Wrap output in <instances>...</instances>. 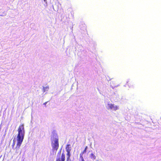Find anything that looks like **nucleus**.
Wrapping results in <instances>:
<instances>
[{
    "label": "nucleus",
    "instance_id": "obj_14",
    "mask_svg": "<svg viewBox=\"0 0 161 161\" xmlns=\"http://www.w3.org/2000/svg\"><path fill=\"white\" fill-rule=\"evenodd\" d=\"M66 161H71V160L70 158H67Z\"/></svg>",
    "mask_w": 161,
    "mask_h": 161
},
{
    "label": "nucleus",
    "instance_id": "obj_5",
    "mask_svg": "<svg viewBox=\"0 0 161 161\" xmlns=\"http://www.w3.org/2000/svg\"><path fill=\"white\" fill-rule=\"evenodd\" d=\"M109 108L111 109H113L114 110L116 111L119 109V107L117 106H115L114 104L110 103L108 104Z\"/></svg>",
    "mask_w": 161,
    "mask_h": 161
},
{
    "label": "nucleus",
    "instance_id": "obj_10",
    "mask_svg": "<svg viewBox=\"0 0 161 161\" xmlns=\"http://www.w3.org/2000/svg\"><path fill=\"white\" fill-rule=\"evenodd\" d=\"M49 89L48 86H47L46 87H43V92H45L46 91H47Z\"/></svg>",
    "mask_w": 161,
    "mask_h": 161
},
{
    "label": "nucleus",
    "instance_id": "obj_6",
    "mask_svg": "<svg viewBox=\"0 0 161 161\" xmlns=\"http://www.w3.org/2000/svg\"><path fill=\"white\" fill-rule=\"evenodd\" d=\"M133 83L132 81H128L126 82V83L124 86H128L129 88H131L133 87Z\"/></svg>",
    "mask_w": 161,
    "mask_h": 161
},
{
    "label": "nucleus",
    "instance_id": "obj_15",
    "mask_svg": "<svg viewBox=\"0 0 161 161\" xmlns=\"http://www.w3.org/2000/svg\"><path fill=\"white\" fill-rule=\"evenodd\" d=\"M47 103V102H46L44 103H43V104L44 105H45Z\"/></svg>",
    "mask_w": 161,
    "mask_h": 161
},
{
    "label": "nucleus",
    "instance_id": "obj_2",
    "mask_svg": "<svg viewBox=\"0 0 161 161\" xmlns=\"http://www.w3.org/2000/svg\"><path fill=\"white\" fill-rule=\"evenodd\" d=\"M52 146L53 150L57 151L59 147L58 139L56 134H54L51 138Z\"/></svg>",
    "mask_w": 161,
    "mask_h": 161
},
{
    "label": "nucleus",
    "instance_id": "obj_11",
    "mask_svg": "<svg viewBox=\"0 0 161 161\" xmlns=\"http://www.w3.org/2000/svg\"><path fill=\"white\" fill-rule=\"evenodd\" d=\"M70 151L67 152V153L66 154L67 155V158H70V157L71 154H70Z\"/></svg>",
    "mask_w": 161,
    "mask_h": 161
},
{
    "label": "nucleus",
    "instance_id": "obj_3",
    "mask_svg": "<svg viewBox=\"0 0 161 161\" xmlns=\"http://www.w3.org/2000/svg\"><path fill=\"white\" fill-rule=\"evenodd\" d=\"M61 151H59L58 153L57 158L56 159V161H65V154L64 153H62L60 157L61 154Z\"/></svg>",
    "mask_w": 161,
    "mask_h": 161
},
{
    "label": "nucleus",
    "instance_id": "obj_4",
    "mask_svg": "<svg viewBox=\"0 0 161 161\" xmlns=\"http://www.w3.org/2000/svg\"><path fill=\"white\" fill-rule=\"evenodd\" d=\"M23 141L17 140V143L16 147L14 148V149L15 150V153H18L19 152V150L20 148V146L22 142Z\"/></svg>",
    "mask_w": 161,
    "mask_h": 161
},
{
    "label": "nucleus",
    "instance_id": "obj_16",
    "mask_svg": "<svg viewBox=\"0 0 161 161\" xmlns=\"http://www.w3.org/2000/svg\"><path fill=\"white\" fill-rule=\"evenodd\" d=\"M44 1L45 2H46V0H44Z\"/></svg>",
    "mask_w": 161,
    "mask_h": 161
},
{
    "label": "nucleus",
    "instance_id": "obj_8",
    "mask_svg": "<svg viewBox=\"0 0 161 161\" xmlns=\"http://www.w3.org/2000/svg\"><path fill=\"white\" fill-rule=\"evenodd\" d=\"M90 156V158L93 160H95L96 158V156L93 153H91Z\"/></svg>",
    "mask_w": 161,
    "mask_h": 161
},
{
    "label": "nucleus",
    "instance_id": "obj_7",
    "mask_svg": "<svg viewBox=\"0 0 161 161\" xmlns=\"http://www.w3.org/2000/svg\"><path fill=\"white\" fill-rule=\"evenodd\" d=\"M87 148L88 147L87 146H86L85 147L84 150L80 153V156H83V154L86 152V150Z\"/></svg>",
    "mask_w": 161,
    "mask_h": 161
},
{
    "label": "nucleus",
    "instance_id": "obj_12",
    "mask_svg": "<svg viewBox=\"0 0 161 161\" xmlns=\"http://www.w3.org/2000/svg\"><path fill=\"white\" fill-rule=\"evenodd\" d=\"M79 161H85L83 157V156H80Z\"/></svg>",
    "mask_w": 161,
    "mask_h": 161
},
{
    "label": "nucleus",
    "instance_id": "obj_13",
    "mask_svg": "<svg viewBox=\"0 0 161 161\" xmlns=\"http://www.w3.org/2000/svg\"><path fill=\"white\" fill-rule=\"evenodd\" d=\"M15 145V141L14 140H13V143L12 145V147L13 148H14Z\"/></svg>",
    "mask_w": 161,
    "mask_h": 161
},
{
    "label": "nucleus",
    "instance_id": "obj_1",
    "mask_svg": "<svg viewBox=\"0 0 161 161\" xmlns=\"http://www.w3.org/2000/svg\"><path fill=\"white\" fill-rule=\"evenodd\" d=\"M18 133L17 137V140L23 141L25 133L24 125L20 124L18 129Z\"/></svg>",
    "mask_w": 161,
    "mask_h": 161
},
{
    "label": "nucleus",
    "instance_id": "obj_9",
    "mask_svg": "<svg viewBox=\"0 0 161 161\" xmlns=\"http://www.w3.org/2000/svg\"><path fill=\"white\" fill-rule=\"evenodd\" d=\"M70 145L68 144L67 145L66 147V152L70 151L71 149L69 147Z\"/></svg>",
    "mask_w": 161,
    "mask_h": 161
}]
</instances>
